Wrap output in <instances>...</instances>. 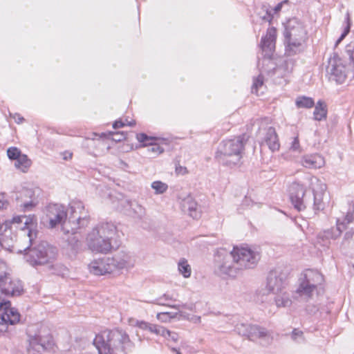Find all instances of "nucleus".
Wrapping results in <instances>:
<instances>
[{
  "label": "nucleus",
  "mask_w": 354,
  "mask_h": 354,
  "mask_svg": "<svg viewBox=\"0 0 354 354\" xmlns=\"http://www.w3.org/2000/svg\"><path fill=\"white\" fill-rule=\"evenodd\" d=\"M259 259V253L248 248L235 247L230 252L220 249L214 256V272L222 277H234L240 270L254 268Z\"/></svg>",
  "instance_id": "obj_1"
},
{
  "label": "nucleus",
  "mask_w": 354,
  "mask_h": 354,
  "mask_svg": "<svg viewBox=\"0 0 354 354\" xmlns=\"http://www.w3.org/2000/svg\"><path fill=\"white\" fill-rule=\"evenodd\" d=\"M93 344L98 354H127L134 346L126 331L119 328L102 331L95 336Z\"/></svg>",
  "instance_id": "obj_2"
},
{
  "label": "nucleus",
  "mask_w": 354,
  "mask_h": 354,
  "mask_svg": "<svg viewBox=\"0 0 354 354\" xmlns=\"http://www.w3.org/2000/svg\"><path fill=\"white\" fill-rule=\"evenodd\" d=\"M46 212L49 227L54 228L61 225L62 230L65 234H75L79 232L78 230L84 229L89 224V216H77L75 211L68 218L65 207L60 204H50L46 208Z\"/></svg>",
  "instance_id": "obj_3"
},
{
  "label": "nucleus",
  "mask_w": 354,
  "mask_h": 354,
  "mask_svg": "<svg viewBox=\"0 0 354 354\" xmlns=\"http://www.w3.org/2000/svg\"><path fill=\"white\" fill-rule=\"evenodd\" d=\"M117 234V227L112 222H101L96 225L86 237V243L91 251L107 254L113 248L112 241Z\"/></svg>",
  "instance_id": "obj_4"
},
{
  "label": "nucleus",
  "mask_w": 354,
  "mask_h": 354,
  "mask_svg": "<svg viewBox=\"0 0 354 354\" xmlns=\"http://www.w3.org/2000/svg\"><path fill=\"white\" fill-rule=\"evenodd\" d=\"M248 140L246 134L222 141L216 153V158L222 165L232 167L238 165L244 153L245 145Z\"/></svg>",
  "instance_id": "obj_5"
},
{
  "label": "nucleus",
  "mask_w": 354,
  "mask_h": 354,
  "mask_svg": "<svg viewBox=\"0 0 354 354\" xmlns=\"http://www.w3.org/2000/svg\"><path fill=\"white\" fill-rule=\"evenodd\" d=\"M21 248L19 249L17 253L24 252L26 261L32 266H43L53 262L56 259L57 250L46 241H41L34 245L35 241L27 249L26 242H22Z\"/></svg>",
  "instance_id": "obj_6"
},
{
  "label": "nucleus",
  "mask_w": 354,
  "mask_h": 354,
  "mask_svg": "<svg viewBox=\"0 0 354 354\" xmlns=\"http://www.w3.org/2000/svg\"><path fill=\"white\" fill-rule=\"evenodd\" d=\"M299 281L297 293L301 297L310 298L317 286L324 281V277L317 270L307 269L301 273Z\"/></svg>",
  "instance_id": "obj_7"
},
{
  "label": "nucleus",
  "mask_w": 354,
  "mask_h": 354,
  "mask_svg": "<svg viewBox=\"0 0 354 354\" xmlns=\"http://www.w3.org/2000/svg\"><path fill=\"white\" fill-rule=\"evenodd\" d=\"M310 185L313 196L310 195V203L308 205V209H312L317 214L326 208L329 203V196L326 193V185L317 178H312Z\"/></svg>",
  "instance_id": "obj_8"
},
{
  "label": "nucleus",
  "mask_w": 354,
  "mask_h": 354,
  "mask_svg": "<svg viewBox=\"0 0 354 354\" xmlns=\"http://www.w3.org/2000/svg\"><path fill=\"white\" fill-rule=\"evenodd\" d=\"M290 199L294 207L298 211L308 209L310 203V194H308L304 185L293 182L289 187Z\"/></svg>",
  "instance_id": "obj_9"
},
{
  "label": "nucleus",
  "mask_w": 354,
  "mask_h": 354,
  "mask_svg": "<svg viewBox=\"0 0 354 354\" xmlns=\"http://www.w3.org/2000/svg\"><path fill=\"white\" fill-rule=\"evenodd\" d=\"M21 315L18 310L11 307L10 301L0 302V333L8 330V326H13L20 322Z\"/></svg>",
  "instance_id": "obj_10"
},
{
  "label": "nucleus",
  "mask_w": 354,
  "mask_h": 354,
  "mask_svg": "<svg viewBox=\"0 0 354 354\" xmlns=\"http://www.w3.org/2000/svg\"><path fill=\"white\" fill-rule=\"evenodd\" d=\"M288 271L280 268L270 270L267 277L266 288L268 291L278 294L287 284Z\"/></svg>",
  "instance_id": "obj_11"
},
{
  "label": "nucleus",
  "mask_w": 354,
  "mask_h": 354,
  "mask_svg": "<svg viewBox=\"0 0 354 354\" xmlns=\"http://www.w3.org/2000/svg\"><path fill=\"white\" fill-rule=\"evenodd\" d=\"M234 331L239 335L252 340L257 338H263L268 335L265 328L248 323L239 322L234 326Z\"/></svg>",
  "instance_id": "obj_12"
},
{
  "label": "nucleus",
  "mask_w": 354,
  "mask_h": 354,
  "mask_svg": "<svg viewBox=\"0 0 354 354\" xmlns=\"http://www.w3.org/2000/svg\"><path fill=\"white\" fill-rule=\"evenodd\" d=\"M327 72L330 80L337 84L344 83L347 76L346 66L342 64L341 59L335 56L329 59Z\"/></svg>",
  "instance_id": "obj_13"
},
{
  "label": "nucleus",
  "mask_w": 354,
  "mask_h": 354,
  "mask_svg": "<svg viewBox=\"0 0 354 354\" xmlns=\"http://www.w3.org/2000/svg\"><path fill=\"white\" fill-rule=\"evenodd\" d=\"M285 38H295L299 40H306L307 31L304 25L297 18H292L288 20L285 25Z\"/></svg>",
  "instance_id": "obj_14"
},
{
  "label": "nucleus",
  "mask_w": 354,
  "mask_h": 354,
  "mask_svg": "<svg viewBox=\"0 0 354 354\" xmlns=\"http://www.w3.org/2000/svg\"><path fill=\"white\" fill-rule=\"evenodd\" d=\"M25 227L22 229L24 234L19 241L26 242V249L28 248L37 237L38 231L35 228L37 227V218L35 215L24 216Z\"/></svg>",
  "instance_id": "obj_15"
},
{
  "label": "nucleus",
  "mask_w": 354,
  "mask_h": 354,
  "mask_svg": "<svg viewBox=\"0 0 354 354\" xmlns=\"http://www.w3.org/2000/svg\"><path fill=\"white\" fill-rule=\"evenodd\" d=\"M0 291L8 296H18L23 292L24 288L21 281L12 278L8 273L0 281Z\"/></svg>",
  "instance_id": "obj_16"
},
{
  "label": "nucleus",
  "mask_w": 354,
  "mask_h": 354,
  "mask_svg": "<svg viewBox=\"0 0 354 354\" xmlns=\"http://www.w3.org/2000/svg\"><path fill=\"white\" fill-rule=\"evenodd\" d=\"M113 272L132 267L134 260L131 254L124 250H119L110 258Z\"/></svg>",
  "instance_id": "obj_17"
},
{
  "label": "nucleus",
  "mask_w": 354,
  "mask_h": 354,
  "mask_svg": "<svg viewBox=\"0 0 354 354\" xmlns=\"http://www.w3.org/2000/svg\"><path fill=\"white\" fill-rule=\"evenodd\" d=\"M109 257H103L93 260L89 264L90 272L95 275H104L113 272Z\"/></svg>",
  "instance_id": "obj_18"
},
{
  "label": "nucleus",
  "mask_w": 354,
  "mask_h": 354,
  "mask_svg": "<svg viewBox=\"0 0 354 354\" xmlns=\"http://www.w3.org/2000/svg\"><path fill=\"white\" fill-rule=\"evenodd\" d=\"M276 28H270L268 30L265 37L261 38V47L264 53V57L270 58L275 48Z\"/></svg>",
  "instance_id": "obj_19"
},
{
  "label": "nucleus",
  "mask_w": 354,
  "mask_h": 354,
  "mask_svg": "<svg viewBox=\"0 0 354 354\" xmlns=\"http://www.w3.org/2000/svg\"><path fill=\"white\" fill-rule=\"evenodd\" d=\"M346 225L347 224L344 221L339 223V220H337L336 227H332L320 232L317 238L324 242V245H327L330 243V239L335 240L341 235L343 230L346 229Z\"/></svg>",
  "instance_id": "obj_20"
},
{
  "label": "nucleus",
  "mask_w": 354,
  "mask_h": 354,
  "mask_svg": "<svg viewBox=\"0 0 354 354\" xmlns=\"http://www.w3.org/2000/svg\"><path fill=\"white\" fill-rule=\"evenodd\" d=\"M301 164L306 168L319 169L324 166L325 160L320 154H309L306 155L302 158Z\"/></svg>",
  "instance_id": "obj_21"
},
{
  "label": "nucleus",
  "mask_w": 354,
  "mask_h": 354,
  "mask_svg": "<svg viewBox=\"0 0 354 354\" xmlns=\"http://www.w3.org/2000/svg\"><path fill=\"white\" fill-rule=\"evenodd\" d=\"M181 208L185 213H187L194 219L198 218L201 216L197 203L190 196H187L182 201Z\"/></svg>",
  "instance_id": "obj_22"
},
{
  "label": "nucleus",
  "mask_w": 354,
  "mask_h": 354,
  "mask_svg": "<svg viewBox=\"0 0 354 354\" xmlns=\"http://www.w3.org/2000/svg\"><path fill=\"white\" fill-rule=\"evenodd\" d=\"M304 41L305 40H299L295 38H285L286 55L287 56H292L303 51V43Z\"/></svg>",
  "instance_id": "obj_23"
},
{
  "label": "nucleus",
  "mask_w": 354,
  "mask_h": 354,
  "mask_svg": "<svg viewBox=\"0 0 354 354\" xmlns=\"http://www.w3.org/2000/svg\"><path fill=\"white\" fill-rule=\"evenodd\" d=\"M264 141L272 151L279 150L280 145L274 127H270L267 129Z\"/></svg>",
  "instance_id": "obj_24"
},
{
  "label": "nucleus",
  "mask_w": 354,
  "mask_h": 354,
  "mask_svg": "<svg viewBox=\"0 0 354 354\" xmlns=\"http://www.w3.org/2000/svg\"><path fill=\"white\" fill-rule=\"evenodd\" d=\"M127 206L129 208V215L141 218L145 214L144 208L136 201H127Z\"/></svg>",
  "instance_id": "obj_25"
},
{
  "label": "nucleus",
  "mask_w": 354,
  "mask_h": 354,
  "mask_svg": "<svg viewBox=\"0 0 354 354\" xmlns=\"http://www.w3.org/2000/svg\"><path fill=\"white\" fill-rule=\"evenodd\" d=\"M82 230V229L78 230L79 232H77V234L81 233ZM71 234L73 236V237L68 238V245L69 250L71 252V255L75 256L77 253L79 252V250L81 249L82 244L79 238L76 236L77 233L75 234Z\"/></svg>",
  "instance_id": "obj_26"
},
{
  "label": "nucleus",
  "mask_w": 354,
  "mask_h": 354,
  "mask_svg": "<svg viewBox=\"0 0 354 354\" xmlns=\"http://www.w3.org/2000/svg\"><path fill=\"white\" fill-rule=\"evenodd\" d=\"M327 109L326 105L323 101H318L315 105V110L313 112L314 119L317 121H320L326 118Z\"/></svg>",
  "instance_id": "obj_27"
},
{
  "label": "nucleus",
  "mask_w": 354,
  "mask_h": 354,
  "mask_svg": "<svg viewBox=\"0 0 354 354\" xmlns=\"http://www.w3.org/2000/svg\"><path fill=\"white\" fill-rule=\"evenodd\" d=\"M28 342V347L27 348L28 351L30 349L39 351L40 349L45 348V342L40 336L35 335L30 337Z\"/></svg>",
  "instance_id": "obj_28"
},
{
  "label": "nucleus",
  "mask_w": 354,
  "mask_h": 354,
  "mask_svg": "<svg viewBox=\"0 0 354 354\" xmlns=\"http://www.w3.org/2000/svg\"><path fill=\"white\" fill-rule=\"evenodd\" d=\"M276 295L274 301L277 307H287L291 305L292 301L288 293L282 290Z\"/></svg>",
  "instance_id": "obj_29"
},
{
  "label": "nucleus",
  "mask_w": 354,
  "mask_h": 354,
  "mask_svg": "<svg viewBox=\"0 0 354 354\" xmlns=\"http://www.w3.org/2000/svg\"><path fill=\"white\" fill-rule=\"evenodd\" d=\"M31 160L25 154H21L15 162V166L22 172H26L30 167Z\"/></svg>",
  "instance_id": "obj_30"
},
{
  "label": "nucleus",
  "mask_w": 354,
  "mask_h": 354,
  "mask_svg": "<svg viewBox=\"0 0 354 354\" xmlns=\"http://www.w3.org/2000/svg\"><path fill=\"white\" fill-rule=\"evenodd\" d=\"M296 105L298 108H312L315 105L313 98L306 96L298 97L296 100Z\"/></svg>",
  "instance_id": "obj_31"
},
{
  "label": "nucleus",
  "mask_w": 354,
  "mask_h": 354,
  "mask_svg": "<svg viewBox=\"0 0 354 354\" xmlns=\"http://www.w3.org/2000/svg\"><path fill=\"white\" fill-rule=\"evenodd\" d=\"M178 267L180 273H181L184 277L187 278L190 277L192 270L186 259H180L178 262Z\"/></svg>",
  "instance_id": "obj_32"
},
{
  "label": "nucleus",
  "mask_w": 354,
  "mask_h": 354,
  "mask_svg": "<svg viewBox=\"0 0 354 354\" xmlns=\"http://www.w3.org/2000/svg\"><path fill=\"white\" fill-rule=\"evenodd\" d=\"M175 299H173V297L169 295V294H164L162 297L158 298L156 299V304L160 306H169L174 308H178V306L176 305H171L169 302V301H174Z\"/></svg>",
  "instance_id": "obj_33"
},
{
  "label": "nucleus",
  "mask_w": 354,
  "mask_h": 354,
  "mask_svg": "<svg viewBox=\"0 0 354 354\" xmlns=\"http://www.w3.org/2000/svg\"><path fill=\"white\" fill-rule=\"evenodd\" d=\"M151 187L155 190L156 194H160L167 191L168 186L161 181H154L151 184Z\"/></svg>",
  "instance_id": "obj_34"
},
{
  "label": "nucleus",
  "mask_w": 354,
  "mask_h": 354,
  "mask_svg": "<svg viewBox=\"0 0 354 354\" xmlns=\"http://www.w3.org/2000/svg\"><path fill=\"white\" fill-rule=\"evenodd\" d=\"M136 138L138 142L143 144L142 145L144 147L151 145L152 142L155 140V138L148 136L144 133H138L136 135Z\"/></svg>",
  "instance_id": "obj_35"
},
{
  "label": "nucleus",
  "mask_w": 354,
  "mask_h": 354,
  "mask_svg": "<svg viewBox=\"0 0 354 354\" xmlns=\"http://www.w3.org/2000/svg\"><path fill=\"white\" fill-rule=\"evenodd\" d=\"M34 196L35 194L32 189H23L19 193V195L17 196V200H21L22 203L25 200L32 199Z\"/></svg>",
  "instance_id": "obj_36"
},
{
  "label": "nucleus",
  "mask_w": 354,
  "mask_h": 354,
  "mask_svg": "<svg viewBox=\"0 0 354 354\" xmlns=\"http://www.w3.org/2000/svg\"><path fill=\"white\" fill-rule=\"evenodd\" d=\"M148 330L156 335L165 336L166 328L161 326L150 324Z\"/></svg>",
  "instance_id": "obj_37"
},
{
  "label": "nucleus",
  "mask_w": 354,
  "mask_h": 354,
  "mask_svg": "<svg viewBox=\"0 0 354 354\" xmlns=\"http://www.w3.org/2000/svg\"><path fill=\"white\" fill-rule=\"evenodd\" d=\"M7 155L10 160H16L21 155V151L17 147H10L7 150Z\"/></svg>",
  "instance_id": "obj_38"
},
{
  "label": "nucleus",
  "mask_w": 354,
  "mask_h": 354,
  "mask_svg": "<svg viewBox=\"0 0 354 354\" xmlns=\"http://www.w3.org/2000/svg\"><path fill=\"white\" fill-rule=\"evenodd\" d=\"M111 139L116 142H121L127 138V133L124 131H115L111 133Z\"/></svg>",
  "instance_id": "obj_39"
},
{
  "label": "nucleus",
  "mask_w": 354,
  "mask_h": 354,
  "mask_svg": "<svg viewBox=\"0 0 354 354\" xmlns=\"http://www.w3.org/2000/svg\"><path fill=\"white\" fill-rule=\"evenodd\" d=\"M37 203H35L32 199L30 200H25L22 203L20 204V207H21L24 212L30 211L36 206Z\"/></svg>",
  "instance_id": "obj_40"
},
{
  "label": "nucleus",
  "mask_w": 354,
  "mask_h": 354,
  "mask_svg": "<svg viewBox=\"0 0 354 354\" xmlns=\"http://www.w3.org/2000/svg\"><path fill=\"white\" fill-rule=\"evenodd\" d=\"M292 339L297 342H301L304 341V333L301 330L295 328L291 334Z\"/></svg>",
  "instance_id": "obj_41"
},
{
  "label": "nucleus",
  "mask_w": 354,
  "mask_h": 354,
  "mask_svg": "<svg viewBox=\"0 0 354 354\" xmlns=\"http://www.w3.org/2000/svg\"><path fill=\"white\" fill-rule=\"evenodd\" d=\"M174 317H175V315H171V313H168V312L159 313L156 315L157 319L162 322H169L170 320V319H171Z\"/></svg>",
  "instance_id": "obj_42"
},
{
  "label": "nucleus",
  "mask_w": 354,
  "mask_h": 354,
  "mask_svg": "<svg viewBox=\"0 0 354 354\" xmlns=\"http://www.w3.org/2000/svg\"><path fill=\"white\" fill-rule=\"evenodd\" d=\"M263 84V77L262 75H259L257 78L254 79L253 85L252 87V91L255 89V91L257 92V90L259 87H261Z\"/></svg>",
  "instance_id": "obj_43"
},
{
  "label": "nucleus",
  "mask_w": 354,
  "mask_h": 354,
  "mask_svg": "<svg viewBox=\"0 0 354 354\" xmlns=\"http://www.w3.org/2000/svg\"><path fill=\"white\" fill-rule=\"evenodd\" d=\"M8 274L6 263L0 259V281Z\"/></svg>",
  "instance_id": "obj_44"
},
{
  "label": "nucleus",
  "mask_w": 354,
  "mask_h": 354,
  "mask_svg": "<svg viewBox=\"0 0 354 354\" xmlns=\"http://www.w3.org/2000/svg\"><path fill=\"white\" fill-rule=\"evenodd\" d=\"M351 241L354 242V231H353L352 229L346 232L344 236L342 244H344L346 242L350 243Z\"/></svg>",
  "instance_id": "obj_45"
},
{
  "label": "nucleus",
  "mask_w": 354,
  "mask_h": 354,
  "mask_svg": "<svg viewBox=\"0 0 354 354\" xmlns=\"http://www.w3.org/2000/svg\"><path fill=\"white\" fill-rule=\"evenodd\" d=\"M344 221L347 225H350L351 223H354V204L353 207V212H348L345 216Z\"/></svg>",
  "instance_id": "obj_46"
},
{
  "label": "nucleus",
  "mask_w": 354,
  "mask_h": 354,
  "mask_svg": "<svg viewBox=\"0 0 354 354\" xmlns=\"http://www.w3.org/2000/svg\"><path fill=\"white\" fill-rule=\"evenodd\" d=\"M149 145L151 147L148 149L149 151L159 154V153H162L164 151L161 147H160L158 145H153V142L151 143V145Z\"/></svg>",
  "instance_id": "obj_47"
},
{
  "label": "nucleus",
  "mask_w": 354,
  "mask_h": 354,
  "mask_svg": "<svg viewBox=\"0 0 354 354\" xmlns=\"http://www.w3.org/2000/svg\"><path fill=\"white\" fill-rule=\"evenodd\" d=\"M165 337H169L174 342H177L178 339V335L175 332H171L166 328Z\"/></svg>",
  "instance_id": "obj_48"
},
{
  "label": "nucleus",
  "mask_w": 354,
  "mask_h": 354,
  "mask_svg": "<svg viewBox=\"0 0 354 354\" xmlns=\"http://www.w3.org/2000/svg\"><path fill=\"white\" fill-rule=\"evenodd\" d=\"M350 32V24H348L344 28L343 32L340 35V37L338 38V39L336 41V45H337L339 43H340L345 37Z\"/></svg>",
  "instance_id": "obj_49"
},
{
  "label": "nucleus",
  "mask_w": 354,
  "mask_h": 354,
  "mask_svg": "<svg viewBox=\"0 0 354 354\" xmlns=\"http://www.w3.org/2000/svg\"><path fill=\"white\" fill-rule=\"evenodd\" d=\"M300 145H299V141L297 137L294 138V140L292 142L290 149L292 151H298L299 150Z\"/></svg>",
  "instance_id": "obj_50"
},
{
  "label": "nucleus",
  "mask_w": 354,
  "mask_h": 354,
  "mask_svg": "<svg viewBox=\"0 0 354 354\" xmlns=\"http://www.w3.org/2000/svg\"><path fill=\"white\" fill-rule=\"evenodd\" d=\"M136 325L141 329L148 330L150 324L144 321H137Z\"/></svg>",
  "instance_id": "obj_51"
},
{
  "label": "nucleus",
  "mask_w": 354,
  "mask_h": 354,
  "mask_svg": "<svg viewBox=\"0 0 354 354\" xmlns=\"http://www.w3.org/2000/svg\"><path fill=\"white\" fill-rule=\"evenodd\" d=\"M262 19L265 21L270 22L272 19V15L271 14V11L268 9L266 10V15L262 17Z\"/></svg>",
  "instance_id": "obj_52"
},
{
  "label": "nucleus",
  "mask_w": 354,
  "mask_h": 354,
  "mask_svg": "<svg viewBox=\"0 0 354 354\" xmlns=\"http://www.w3.org/2000/svg\"><path fill=\"white\" fill-rule=\"evenodd\" d=\"M125 125H126V123L124 121L120 120L115 121L114 123L113 124V127L114 129H118V128L123 127Z\"/></svg>",
  "instance_id": "obj_53"
},
{
  "label": "nucleus",
  "mask_w": 354,
  "mask_h": 354,
  "mask_svg": "<svg viewBox=\"0 0 354 354\" xmlns=\"http://www.w3.org/2000/svg\"><path fill=\"white\" fill-rule=\"evenodd\" d=\"M23 219H24V216H17L13 217L12 220V223H21L23 222Z\"/></svg>",
  "instance_id": "obj_54"
},
{
  "label": "nucleus",
  "mask_w": 354,
  "mask_h": 354,
  "mask_svg": "<svg viewBox=\"0 0 354 354\" xmlns=\"http://www.w3.org/2000/svg\"><path fill=\"white\" fill-rule=\"evenodd\" d=\"M176 171L177 174H184L187 172V168L182 167V166L176 167Z\"/></svg>",
  "instance_id": "obj_55"
},
{
  "label": "nucleus",
  "mask_w": 354,
  "mask_h": 354,
  "mask_svg": "<svg viewBox=\"0 0 354 354\" xmlns=\"http://www.w3.org/2000/svg\"><path fill=\"white\" fill-rule=\"evenodd\" d=\"M8 206V203L6 201H2L0 199V209H6Z\"/></svg>",
  "instance_id": "obj_56"
},
{
  "label": "nucleus",
  "mask_w": 354,
  "mask_h": 354,
  "mask_svg": "<svg viewBox=\"0 0 354 354\" xmlns=\"http://www.w3.org/2000/svg\"><path fill=\"white\" fill-rule=\"evenodd\" d=\"M282 6H283V2L278 3L274 8V12L277 13V12H279L281 10Z\"/></svg>",
  "instance_id": "obj_57"
},
{
  "label": "nucleus",
  "mask_w": 354,
  "mask_h": 354,
  "mask_svg": "<svg viewBox=\"0 0 354 354\" xmlns=\"http://www.w3.org/2000/svg\"><path fill=\"white\" fill-rule=\"evenodd\" d=\"M190 320L194 323H199L201 322V317L199 316H193Z\"/></svg>",
  "instance_id": "obj_58"
},
{
  "label": "nucleus",
  "mask_w": 354,
  "mask_h": 354,
  "mask_svg": "<svg viewBox=\"0 0 354 354\" xmlns=\"http://www.w3.org/2000/svg\"><path fill=\"white\" fill-rule=\"evenodd\" d=\"M17 116V118L15 116L14 118L17 121V122L20 123L24 120V118L21 117L19 114H15Z\"/></svg>",
  "instance_id": "obj_59"
},
{
  "label": "nucleus",
  "mask_w": 354,
  "mask_h": 354,
  "mask_svg": "<svg viewBox=\"0 0 354 354\" xmlns=\"http://www.w3.org/2000/svg\"><path fill=\"white\" fill-rule=\"evenodd\" d=\"M124 122L126 123V125H129V126H131V127H133V126H134L136 124V122L134 120L128 122L127 120H125Z\"/></svg>",
  "instance_id": "obj_60"
},
{
  "label": "nucleus",
  "mask_w": 354,
  "mask_h": 354,
  "mask_svg": "<svg viewBox=\"0 0 354 354\" xmlns=\"http://www.w3.org/2000/svg\"><path fill=\"white\" fill-rule=\"evenodd\" d=\"M72 157V153H68L67 156H65L64 157V160H68V159H71Z\"/></svg>",
  "instance_id": "obj_61"
},
{
  "label": "nucleus",
  "mask_w": 354,
  "mask_h": 354,
  "mask_svg": "<svg viewBox=\"0 0 354 354\" xmlns=\"http://www.w3.org/2000/svg\"><path fill=\"white\" fill-rule=\"evenodd\" d=\"M172 351L176 352V354H180V352L175 348H172Z\"/></svg>",
  "instance_id": "obj_62"
},
{
  "label": "nucleus",
  "mask_w": 354,
  "mask_h": 354,
  "mask_svg": "<svg viewBox=\"0 0 354 354\" xmlns=\"http://www.w3.org/2000/svg\"><path fill=\"white\" fill-rule=\"evenodd\" d=\"M282 2H283V3H288V0H284V1H283Z\"/></svg>",
  "instance_id": "obj_63"
}]
</instances>
